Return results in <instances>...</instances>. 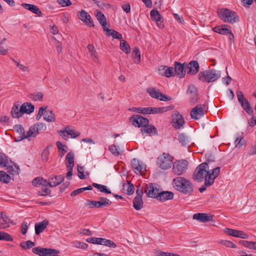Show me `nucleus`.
Listing matches in <instances>:
<instances>
[{
	"mask_svg": "<svg viewBox=\"0 0 256 256\" xmlns=\"http://www.w3.org/2000/svg\"><path fill=\"white\" fill-rule=\"evenodd\" d=\"M174 188L184 194H190L193 192L194 187L190 180L181 176H178L172 180Z\"/></svg>",
	"mask_w": 256,
	"mask_h": 256,
	"instance_id": "nucleus-1",
	"label": "nucleus"
},
{
	"mask_svg": "<svg viewBox=\"0 0 256 256\" xmlns=\"http://www.w3.org/2000/svg\"><path fill=\"white\" fill-rule=\"evenodd\" d=\"M214 168L212 170H209L208 166L206 162H203L196 167L193 173V178L198 182L204 180L208 176L211 175Z\"/></svg>",
	"mask_w": 256,
	"mask_h": 256,
	"instance_id": "nucleus-2",
	"label": "nucleus"
},
{
	"mask_svg": "<svg viewBox=\"0 0 256 256\" xmlns=\"http://www.w3.org/2000/svg\"><path fill=\"white\" fill-rule=\"evenodd\" d=\"M221 76V72L214 68L200 72L198 75L200 80L208 83L214 82Z\"/></svg>",
	"mask_w": 256,
	"mask_h": 256,
	"instance_id": "nucleus-3",
	"label": "nucleus"
},
{
	"mask_svg": "<svg viewBox=\"0 0 256 256\" xmlns=\"http://www.w3.org/2000/svg\"><path fill=\"white\" fill-rule=\"evenodd\" d=\"M217 13L220 18L224 22L234 24L238 20L236 13L228 8H219Z\"/></svg>",
	"mask_w": 256,
	"mask_h": 256,
	"instance_id": "nucleus-4",
	"label": "nucleus"
},
{
	"mask_svg": "<svg viewBox=\"0 0 256 256\" xmlns=\"http://www.w3.org/2000/svg\"><path fill=\"white\" fill-rule=\"evenodd\" d=\"M173 159V157L169 154L164 152L158 157L156 164L160 168L166 170L171 168Z\"/></svg>",
	"mask_w": 256,
	"mask_h": 256,
	"instance_id": "nucleus-5",
	"label": "nucleus"
},
{
	"mask_svg": "<svg viewBox=\"0 0 256 256\" xmlns=\"http://www.w3.org/2000/svg\"><path fill=\"white\" fill-rule=\"evenodd\" d=\"M32 252L39 256H54L60 253V251L56 249L41 247L34 248Z\"/></svg>",
	"mask_w": 256,
	"mask_h": 256,
	"instance_id": "nucleus-6",
	"label": "nucleus"
},
{
	"mask_svg": "<svg viewBox=\"0 0 256 256\" xmlns=\"http://www.w3.org/2000/svg\"><path fill=\"white\" fill-rule=\"evenodd\" d=\"M188 166V162L186 160H176L173 164L172 172L176 175H182L186 172Z\"/></svg>",
	"mask_w": 256,
	"mask_h": 256,
	"instance_id": "nucleus-7",
	"label": "nucleus"
},
{
	"mask_svg": "<svg viewBox=\"0 0 256 256\" xmlns=\"http://www.w3.org/2000/svg\"><path fill=\"white\" fill-rule=\"evenodd\" d=\"M220 173V168L216 167L213 170L211 175L208 177L206 180L204 184L198 189L200 192H203L206 190V188L212 186L214 181V180L217 178Z\"/></svg>",
	"mask_w": 256,
	"mask_h": 256,
	"instance_id": "nucleus-8",
	"label": "nucleus"
},
{
	"mask_svg": "<svg viewBox=\"0 0 256 256\" xmlns=\"http://www.w3.org/2000/svg\"><path fill=\"white\" fill-rule=\"evenodd\" d=\"M206 112V107L205 104H198L191 110L190 116L193 119L198 120L202 117Z\"/></svg>",
	"mask_w": 256,
	"mask_h": 256,
	"instance_id": "nucleus-9",
	"label": "nucleus"
},
{
	"mask_svg": "<svg viewBox=\"0 0 256 256\" xmlns=\"http://www.w3.org/2000/svg\"><path fill=\"white\" fill-rule=\"evenodd\" d=\"M236 95L238 100L241 104L242 108L246 111L248 114L252 115L253 113V110L248 100L244 98L242 92L241 91H238L236 92Z\"/></svg>",
	"mask_w": 256,
	"mask_h": 256,
	"instance_id": "nucleus-10",
	"label": "nucleus"
},
{
	"mask_svg": "<svg viewBox=\"0 0 256 256\" xmlns=\"http://www.w3.org/2000/svg\"><path fill=\"white\" fill-rule=\"evenodd\" d=\"M146 92L151 97L162 101H168L172 100L171 97L163 94L160 92L159 90H156L154 88H148L146 89Z\"/></svg>",
	"mask_w": 256,
	"mask_h": 256,
	"instance_id": "nucleus-11",
	"label": "nucleus"
},
{
	"mask_svg": "<svg viewBox=\"0 0 256 256\" xmlns=\"http://www.w3.org/2000/svg\"><path fill=\"white\" fill-rule=\"evenodd\" d=\"M130 122L135 126L142 127L149 123L148 120L140 115H134L130 118Z\"/></svg>",
	"mask_w": 256,
	"mask_h": 256,
	"instance_id": "nucleus-12",
	"label": "nucleus"
},
{
	"mask_svg": "<svg viewBox=\"0 0 256 256\" xmlns=\"http://www.w3.org/2000/svg\"><path fill=\"white\" fill-rule=\"evenodd\" d=\"M131 165L134 172L136 174H142L146 170L145 164L136 158H134L132 160Z\"/></svg>",
	"mask_w": 256,
	"mask_h": 256,
	"instance_id": "nucleus-13",
	"label": "nucleus"
},
{
	"mask_svg": "<svg viewBox=\"0 0 256 256\" xmlns=\"http://www.w3.org/2000/svg\"><path fill=\"white\" fill-rule=\"evenodd\" d=\"M144 192L148 197L156 198L160 193L159 189L152 183L146 185Z\"/></svg>",
	"mask_w": 256,
	"mask_h": 256,
	"instance_id": "nucleus-14",
	"label": "nucleus"
},
{
	"mask_svg": "<svg viewBox=\"0 0 256 256\" xmlns=\"http://www.w3.org/2000/svg\"><path fill=\"white\" fill-rule=\"evenodd\" d=\"M173 108L172 106L160 107V108H145L144 112L145 114H162L164 112L170 110Z\"/></svg>",
	"mask_w": 256,
	"mask_h": 256,
	"instance_id": "nucleus-15",
	"label": "nucleus"
},
{
	"mask_svg": "<svg viewBox=\"0 0 256 256\" xmlns=\"http://www.w3.org/2000/svg\"><path fill=\"white\" fill-rule=\"evenodd\" d=\"M224 232L230 236L236 238H240L244 239H246L248 238V235L242 230L226 228L224 229Z\"/></svg>",
	"mask_w": 256,
	"mask_h": 256,
	"instance_id": "nucleus-16",
	"label": "nucleus"
},
{
	"mask_svg": "<svg viewBox=\"0 0 256 256\" xmlns=\"http://www.w3.org/2000/svg\"><path fill=\"white\" fill-rule=\"evenodd\" d=\"M80 14L78 15V18L84 22L88 26H94L92 24V20L90 16L85 10H82L78 12Z\"/></svg>",
	"mask_w": 256,
	"mask_h": 256,
	"instance_id": "nucleus-17",
	"label": "nucleus"
},
{
	"mask_svg": "<svg viewBox=\"0 0 256 256\" xmlns=\"http://www.w3.org/2000/svg\"><path fill=\"white\" fill-rule=\"evenodd\" d=\"M24 109L25 110L24 106H21L20 108V104L18 102L14 103L10 112L12 116L14 118H20L23 114Z\"/></svg>",
	"mask_w": 256,
	"mask_h": 256,
	"instance_id": "nucleus-18",
	"label": "nucleus"
},
{
	"mask_svg": "<svg viewBox=\"0 0 256 256\" xmlns=\"http://www.w3.org/2000/svg\"><path fill=\"white\" fill-rule=\"evenodd\" d=\"M158 71L160 74L167 78L174 76V71L172 67L160 66L158 68Z\"/></svg>",
	"mask_w": 256,
	"mask_h": 256,
	"instance_id": "nucleus-19",
	"label": "nucleus"
},
{
	"mask_svg": "<svg viewBox=\"0 0 256 256\" xmlns=\"http://www.w3.org/2000/svg\"><path fill=\"white\" fill-rule=\"evenodd\" d=\"M173 124L172 126L176 128H180L184 124V121L182 116L177 112L172 115Z\"/></svg>",
	"mask_w": 256,
	"mask_h": 256,
	"instance_id": "nucleus-20",
	"label": "nucleus"
},
{
	"mask_svg": "<svg viewBox=\"0 0 256 256\" xmlns=\"http://www.w3.org/2000/svg\"><path fill=\"white\" fill-rule=\"evenodd\" d=\"M174 71V76H177L180 78H183L186 74V69L184 64H182L180 62H176Z\"/></svg>",
	"mask_w": 256,
	"mask_h": 256,
	"instance_id": "nucleus-21",
	"label": "nucleus"
},
{
	"mask_svg": "<svg viewBox=\"0 0 256 256\" xmlns=\"http://www.w3.org/2000/svg\"><path fill=\"white\" fill-rule=\"evenodd\" d=\"M38 135V134L36 132V128H34V125L31 126L28 130L25 133L24 135H23V136H18V141H20L23 139H28L29 140L34 138Z\"/></svg>",
	"mask_w": 256,
	"mask_h": 256,
	"instance_id": "nucleus-22",
	"label": "nucleus"
},
{
	"mask_svg": "<svg viewBox=\"0 0 256 256\" xmlns=\"http://www.w3.org/2000/svg\"><path fill=\"white\" fill-rule=\"evenodd\" d=\"M228 26L226 24L216 26L213 28V30L217 33L222 34H230L232 35V38H234V36L232 34L231 30L228 28Z\"/></svg>",
	"mask_w": 256,
	"mask_h": 256,
	"instance_id": "nucleus-23",
	"label": "nucleus"
},
{
	"mask_svg": "<svg viewBox=\"0 0 256 256\" xmlns=\"http://www.w3.org/2000/svg\"><path fill=\"white\" fill-rule=\"evenodd\" d=\"M193 219L200 222H206L212 219V216L204 213H197L193 215Z\"/></svg>",
	"mask_w": 256,
	"mask_h": 256,
	"instance_id": "nucleus-24",
	"label": "nucleus"
},
{
	"mask_svg": "<svg viewBox=\"0 0 256 256\" xmlns=\"http://www.w3.org/2000/svg\"><path fill=\"white\" fill-rule=\"evenodd\" d=\"M64 178V176L62 175L50 176L49 178L48 184L50 187L56 186L59 185Z\"/></svg>",
	"mask_w": 256,
	"mask_h": 256,
	"instance_id": "nucleus-25",
	"label": "nucleus"
},
{
	"mask_svg": "<svg viewBox=\"0 0 256 256\" xmlns=\"http://www.w3.org/2000/svg\"><path fill=\"white\" fill-rule=\"evenodd\" d=\"M22 6L26 10H29L33 13L38 14L39 16H42V13L41 10L36 6L29 4L23 3Z\"/></svg>",
	"mask_w": 256,
	"mask_h": 256,
	"instance_id": "nucleus-26",
	"label": "nucleus"
},
{
	"mask_svg": "<svg viewBox=\"0 0 256 256\" xmlns=\"http://www.w3.org/2000/svg\"><path fill=\"white\" fill-rule=\"evenodd\" d=\"M48 224V220H44L41 222L35 224V232L37 235L42 232Z\"/></svg>",
	"mask_w": 256,
	"mask_h": 256,
	"instance_id": "nucleus-27",
	"label": "nucleus"
},
{
	"mask_svg": "<svg viewBox=\"0 0 256 256\" xmlns=\"http://www.w3.org/2000/svg\"><path fill=\"white\" fill-rule=\"evenodd\" d=\"M10 222L11 220L4 212H2L0 215V228H6L10 227Z\"/></svg>",
	"mask_w": 256,
	"mask_h": 256,
	"instance_id": "nucleus-28",
	"label": "nucleus"
},
{
	"mask_svg": "<svg viewBox=\"0 0 256 256\" xmlns=\"http://www.w3.org/2000/svg\"><path fill=\"white\" fill-rule=\"evenodd\" d=\"M142 133L144 134H150L154 135L157 134V130L156 128L152 125H145L142 126L140 130Z\"/></svg>",
	"mask_w": 256,
	"mask_h": 256,
	"instance_id": "nucleus-29",
	"label": "nucleus"
},
{
	"mask_svg": "<svg viewBox=\"0 0 256 256\" xmlns=\"http://www.w3.org/2000/svg\"><path fill=\"white\" fill-rule=\"evenodd\" d=\"M174 198V194L168 191H164L160 192L157 199L160 201H166L168 200H172Z\"/></svg>",
	"mask_w": 256,
	"mask_h": 256,
	"instance_id": "nucleus-30",
	"label": "nucleus"
},
{
	"mask_svg": "<svg viewBox=\"0 0 256 256\" xmlns=\"http://www.w3.org/2000/svg\"><path fill=\"white\" fill-rule=\"evenodd\" d=\"M74 155L72 152H68L66 156V164L67 168H74Z\"/></svg>",
	"mask_w": 256,
	"mask_h": 256,
	"instance_id": "nucleus-31",
	"label": "nucleus"
},
{
	"mask_svg": "<svg viewBox=\"0 0 256 256\" xmlns=\"http://www.w3.org/2000/svg\"><path fill=\"white\" fill-rule=\"evenodd\" d=\"M189 71L188 74H195L199 70V64L196 60H193L189 63Z\"/></svg>",
	"mask_w": 256,
	"mask_h": 256,
	"instance_id": "nucleus-32",
	"label": "nucleus"
},
{
	"mask_svg": "<svg viewBox=\"0 0 256 256\" xmlns=\"http://www.w3.org/2000/svg\"><path fill=\"white\" fill-rule=\"evenodd\" d=\"M150 15L152 19L157 22V24L160 28H162L164 26V24L162 22H160V24L158 23L161 19L160 15L158 10H152L150 12Z\"/></svg>",
	"mask_w": 256,
	"mask_h": 256,
	"instance_id": "nucleus-33",
	"label": "nucleus"
},
{
	"mask_svg": "<svg viewBox=\"0 0 256 256\" xmlns=\"http://www.w3.org/2000/svg\"><path fill=\"white\" fill-rule=\"evenodd\" d=\"M44 119L48 122H54L56 120L54 113L50 110H47L44 112Z\"/></svg>",
	"mask_w": 256,
	"mask_h": 256,
	"instance_id": "nucleus-34",
	"label": "nucleus"
},
{
	"mask_svg": "<svg viewBox=\"0 0 256 256\" xmlns=\"http://www.w3.org/2000/svg\"><path fill=\"white\" fill-rule=\"evenodd\" d=\"M134 208L137 210H139L143 207V201L141 197H135L133 200Z\"/></svg>",
	"mask_w": 256,
	"mask_h": 256,
	"instance_id": "nucleus-35",
	"label": "nucleus"
},
{
	"mask_svg": "<svg viewBox=\"0 0 256 256\" xmlns=\"http://www.w3.org/2000/svg\"><path fill=\"white\" fill-rule=\"evenodd\" d=\"M178 140L179 142L184 146L188 145L190 142V138L182 133L178 134Z\"/></svg>",
	"mask_w": 256,
	"mask_h": 256,
	"instance_id": "nucleus-36",
	"label": "nucleus"
},
{
	"mask_svg": "<svg viewBox=\"0 0 256 256\" xmlns=\"http://www.w3.org/2000/svg\"><path fill=\"white\" fill-rule=\"evenodd\" d=\"M24 106L25 110L24 109L22 112L24 113L30 114L34 110V106L31 103L25 102L22 105V106Z\"/></svg>",
	"mask_w": 256,
	"mask_h": 256,
	"instance_id": "nucleus-37",
	"label": "nucleus"
},
{
	"mask_svg": "<svg viewBox=\"0 0 256 256\" xmlns=\"http://www.w3.org/2000/svg\"><path fill=\"white\" fill-rule=\"evenodd\" d=\"M8 172L10 174L18 175L20 172V169L18 165H14V166H7Z\"/></svg>",
	"mask_w": 256,
	"mask_h": 256,
	"instance_id": "nucleus-38",
	"label": "nucleus"
},
{
	"mask_svg": "<svg viewBox=\"0 0 256 256\" xmlns=\"http://www.w3.org/2000/svg\"><path fill=\"white\" fill-rule=\"evenodd\" d=\"M120 49L126 54L130 52V46L126 40H120Z\"/></svg>",
	"mask_w": 256,
	"mask_h": 256,
	"instance_id": "nucleus-39",
	"label": "nucleus"
},
{
	"mask_svg": "<svg viewBox=\"0 0 256 256\" xmlns=\"http://www.w3.org/2000/svg\"><path fill=\"white\" fill-rule=\"evenodd\" d=\"M86 206H88L90 208H100L103 207L102 206V204H100V202L98 201H94L92 200H87Z\"/></svg>",
	"mask_w": 256,
	"mask_h": 256,
	"instance_id": "nucleus-40",
	"label": "nucleus"
},
{
	"mask_svg": "<svg viewBox=\"0 0 256 256\" xmlns=\"http://www.w3.org/2000/svg\"><path fill=\"white\" fill-rule=\"evenodd\" d=\"M92 186L98 188L100 192H104L106 194H111L112 192L110 190L107 188L106 186L102 184H98L96 183H93Z\"/></svg>",
	"mask_w": 256,
	"mask_h": 256,
	"instance_id": "nucleus-41",
	"label": "nucleus"
},
{
	"mask_svg": "<svg viewBox=\"0 0 256 256\" xmlns=\"http://www.w3.org/2000/svg\"><path fill=\"white\" fill-rule=\"evenodd\" d=\"M38 134L44 131L46 129V126L42 122H37L34 124Z\"/></svg>",
	"mask_w": 256,
	"mask_h": 256,
	"instance_id": "nucleus-42",
	"label": "nucleus"
},
{
	"mask_svg": "<svg viewBox=\"0 0 256 256\" xmlns=\"http://www.w3.org/2000/svg\"><path fill=\"white\" fill-rule=\"evenodd\" d=\"M0 240L12 242L13 240V238L8 234L2 231H0Z\"/></svg>",
	"mask_w": 256,
	"mask_h": 256,
	"instance_id": "nucleus-43",
	"label": "nucleus"
},
{
	"mask_svg": "<svg viewBox=\"0 0 256 256\" xmlns=\"http://www.w3.org/2000/svg\"><path fill=\"white\" fill-rule=\"evenodd\" d=\"M96 16L98 21L102 26H104V24H106V19L101 12H97Z\"/></svg>",
	"mask_w": 256,
	"mask_h": 256,
	"instance_id": "nucleus-44",
	"label": "nucleus"
},
{
	"mask_svg": "<svg viewBox=\"0 0 256 256\" xmlns=\"http://www.w3.org/2000/svg\"><path fill=\"white\" fill-rule=\"evenodd\" d=\"M132 56L133 58L136 59L138 60V62L139 63L140 62V54L139 49L137 47H135L133 48L132 52Z\"/></svg>",
	"mask_w": 256,
	"mask_h": 256,
	"instance_id": "nucleus-45",
	"label": "nucleus"
},
{
	"mask_svg": "<svg viewBox=\"0 0 256 256\" xmlns=\"http://www.w3.org/2000/svg\"><path fill=\"white\" fill-rule=\"evenodd\" d=\"M10 177L4 171H0V180L4 183H8L10 181Z\"/></svg>",
	"mask_w": 256,
	"mask_h": 256,
	"instance_id": "nucleus-46",
	"label": "nucleus"
},
{
	"mask_svg": "<svg viewBox=\"0 0 256 256\" xmlns=\"http://www.w3.org/2000/svg\"><path fill=\"white\" fill-rule=\"evenodd\" d=\"M66 134L70 135L72 138H76L78 136L80 133L76 132L74 130L70 129L68 126L66 127Z\"/></svg>",
	"mask_w": 256,
	"mask_h": 256,
	"instance_id": "nucleus-47",
	"label": "nucleus"
},
{
	"mask_svg": "<svg viewBox=\"0 0 256 256\" xmlns=\"http://www.w3.org/2000/svg\"><path fill=\"white\" fill-rule=\"evenodd\" d=\"M13 61L16 64V66L19 68V69L20 70H22V72H29L30 68L28 66L16 61L14 60H13Z\"/></svg>",
	"mask_w": 256,
	"mask_h": 256,
	"instance_id": "nucleus-48",
	"label": "nucleus"
},
{
	"mask_svg": "<svg viewBox=\"0 0 256 256\" xmlns=\"http://www.w3.org/2000/svg\"><path fill=\"white\" fill-rule=\"evenodd\" d=\"M218 243L228 248H236V245L232 242L227 240H220Z\"/></svg>",
	"mask_w": 256,
	"mask_h": 256,
	"instance_id": "nucleus-49",
	"label": "nucleus"
},
{
	"mask_svg": "<svg viewBox=\"0 0 256 256\" xmlns=\"http://www.w3.org/2000/svg\"><path fill=\"white\" fill-rule=\"evenodd\" d=\"M108 36H112L113 38L118 39L120 40H122V35L120 33H119L112 29L110 30V32L108 34Z\"/></svg>",
	"mask_w": 256,
	"mask_h": 256,
	"instance_id": "nucleus-50",
	"label": "nucleus"
},
{
	"mask_svg": "<svg viewBox=\"0 0 256 256\" xmlns=\"http://www.w3.org/2000/svg\"><path fill=\"white\" fill-rule=\"evenodd\" d=\"M8 163V158L4 154L0 153V165L3 167L6 166Z\"/></svg>",
	"mask_w": 256,
	"mask_h": 256,
	"instance_id": "nucleus-51",
	"label": "nucleus"
},
{
	"mask_svg": "<svg viewBox=\"0 0 256 256\" xmlns=\"http://www.w3.org/2000/svg\"><path fill=\"white\" fill-rule=\"evenodd\" d=\"M14 129L18 134L20 135V136H23V135L25 134L24 128L22 126V125H16L14 127Z\"/></svg>",
	"mask_w": 256,
	"mask_h": 256,
	"instance_id": "nucleus-52",
	"label": "nucleus"
},
{
	"mask_svg": "<svg viewBox=\"0 0 256 256\" xmlns=\"http://www.w3.org/2000/svg\"><path fill=\"white\" fill-rule=\"evenodd\" d=\"M35 244L30 240H28L26 242H22L20 244V246L24 249H28L32 248Z\"/></svg>",
	"mask_w": 256,
	"mask_h": 256,
	"instance_id": "nucleus-53",
	"label": "nucleus"
},
{
	"mask_svg": "<svg viewBox=\"0 0 256 256\" xmlns=\"http://www.w3.org/2000/svg\"><path fill=\"white\" fill-rule=\"evenodd\" d=\"M109 150L115 156H118L120 154V150H118L114 144L110 146H109Z\"/></svg>",
	"mask_w": 256,
	"mask_h": 256,
	"instance_id": "nucleus-54",
	"label": "nucleus"
},
{
	"mask_svg": "<svg viewBox=\"0 0 256 256\" xmlns=\"http://www.w3.org/2000/svg\"><path fill=\"white\" fill-rule=\"evenodd\" d=\"M99 200H98V202L102 204L103 207L108 206L112 204V202L109 199L106 198L100 197L99 198Z\"/></svg>",
	"mask_w": 256,
	"mask_h": 256,
	"instance_id": "nucleus-55",
	"label": "nucleus"
},
{
	"mask_svg": "<svg viewBox=\"0 0 256 256\" xmlns=\"http://www.w3.org/2000/svg\"><path fill=\"white\" fill-rule=\"evenodd\" d=\"M30 98L33 100H39L42 102L43 98V94L42 92H40L37 94H32Z\"/></svg>",
	"mask_w": 256,
	"mask_h": 256,
	"instance_id": "nucleus-56",
	"label": "nucleus"
},
{
	"mask_svg": "<svg viewBox=\"0 0 256 256\" xmlns=\"http://www.w3.org/2000/svg\"><path fill=\"white\" fill-rule=\"evenodd\" d=\"M87 47L91 56H93L94 58H98L96 55V50L92 44H88Z\"/></svg>",
	"mask_w": 256,
	"mask_h": 256,
	"instance_id": "nucleus-57",
	"label": "nucleus"
},
{
	"mask_svg": "<svg viewBox=\"0 0 256 256\" xmlns=\"http://www.w3.org/2000/svg\"><path fill=\"white\" fill-rule=\"evenodd\" d=\"M58 3L62 6H68L72 4L70 0H58Z\"/></svg>",
	"mask_w": 256,
	"mask_h": 256,
	"instance_id": "nucleus-58",
	"label": "nucleus"
},
{
	"mask_svg": "<svg viewBox=\"0 0 256 256\" xmlns=\"http://www.w3.org/2000/svg\"><path fill=\"white\" fill-rule=\"evenodd\" d=\"M158 256H180L179 254H176L172 252H167L162 251L159 252L158 254Z\"/></svg>",
	"mask_w": 256,
	"mask_h": 256,
	"instance_id": "nucleus-59",
	"label": "nucleus"
},
{
	"mask_svg": "<svg viewBox=\"0 0 256 256\" xmlns=\"http://www.w3.org/2000/svg\"><path fill=\"white\" fill-rule=\"evenodd\" d=\"M236 146L238 148L242 146L244 144V140L241 137H238L235 141Z\"/></svg>",
	"mask_w": 256,
	"mask_h": 256,
	"instance_id": "nucleus-60",
	"label": "nucleus"
},
{
	"mask_svg": "<svg viewBox=\"0 0 256 256\" xmlns=\"http://www.w3.org/2000/svg\"><path fill=\"white\" fill-rule=\"evenodd\" d=\"M77 168H78V177L80 179H84V178H85L86 176L84 174V167L82 166H80L78 165Z\"/></svg>",
	"mask_w": 256,
	"mask_h": 256,
	"instance_id": "nucleus-61",
	"label": "nucleus"
},
{
	"mask_svg": "<svg viewBox=\"0 0 256 256\" xmlns=\"http://www.w3.org/2000/svg\"><path fill=\"white\" fill-rule=\"evenodd\" d=\"M50 190L47 188L46 186H45L42 188L41 191L39 192L41 196H47L50 193Z\"/></svg>",
	"mask_w": 256,
	"mask_h": 256,
	"instance_id": "nucleus-62",
	"label": "nucleus"
},
{
	"mask_svg": "<svg viewBox=\"0 0 256 256\" xmlns=\"http://www.w3.org/2000/svg\"><path fill=\"white\" fill-rule=\"evenodd\" d=\"M56 146L59 151L67 150V146L59 141L56 142Z\"/></svg>",
	"mask_w": 256,
	"mask_h": 256,
	"instance_id": "nucleus-63",
	"label": "nucleus"
},
{
	"mask_svg": "<svg viewBox=\"0 0 256 256\" xmlns=\"http://www.w3.org/2000/svg\"><path fill=\"white\" fill-rule=\"evenodd\" d=\"M28 229V224L27 222H24L21 225V233L22 235H24Z\"/></svg>",
	"mask_w": 256,
	"mask_h": 256,
	"instance_id": "nucleus-64",
	"label": "nucleus"
}]
</instances>
